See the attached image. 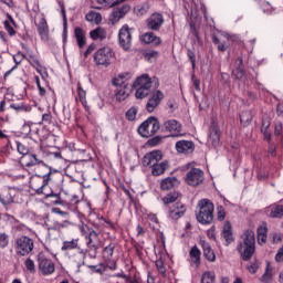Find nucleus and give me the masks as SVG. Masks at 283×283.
Listing matches in <instances>:
<instances>
[{
  "instance_id": "46",
  "label": "nucleus",
  "mask_w": 283,
  "mask_h": 283,
  "mask_svg": "<svg viewBox=\"0 0 283 283\" xmlns=\"http://www.w3.org/2000/svg\"><path fill=\"white\" fill-rule=\"evenodd\" d=\"M176 200H178V193H176V192L163 198L164 205H172V202H175Z\"/></svg>"
},
{
  "instance_id": "37",
  "label": "nucleus",
  "mask_w": 283,
  "mask_h": 283,
  "mask_svg": "<svg viewBox=\"0 0 283 283\" xmlns=\"http://www.w3.org/2000/svg\"><path fill=\"white\" fill-rule=\"evenodd\" d=\"M50 176H52V171H49L46 175L42 176L43 182L41 187L35 189L36 193L39 195L43 193V189H45V187H48V185H50V181L52 180Z\"/></svg>"
},
{
  "instance_id": "3",
  "label": "nucleus",
  "mask_w": 283,
  "mask_h": 283,
  "mask_svg": "<svg viewBox=\"0 0 283 283\" xmlns=\"http://www.w3.org/2000/svg\"><path fill=\"white\" fill-rule=\"evenodd\" d=\"M213 202L209 199H201L197 203L196 218L200 224H211L213 222Z\"/></svg>"
},
{
  "instance_id": "14",
  "label": "nucleus",
  "mask_w": 283,
  "mask_h": 283,
  "mask_svg": "<svg viewBox=\"0 0 283 283\" xmlns=\"http://www.w3.org/2000/svg\"><path fill=\"white\" fill-rule=\"evenodd\" d=\"M163 127L165 132L172 134L171 136H176L182 132V125L176 119H168L164 122Z\"/></svg>"
},
{
  "instance_id": "47",
  "label": "nucleus",
  "mask_w": 283,
  "mask_h": 283,
  "mask_svg": "<svg viewBox=\"0 0 283 283\" xmlns=\"http://www.w3.org/2000/svg\"><path fill=\"white\" fill-rule=\"evenodd\" d=\"M17 149L22 156H28V154H30V148L20 142L17 143Z\"/></svg>"
},
{
  "instance_id": "48",
  "label": "nucleus",
  "mask_w": 283,
  "mask_h": 283,
  "mask_svg": "<svg viewBox=\"0 0 283 283\" xmlns=\"http://www.w3.org/2000/svg\"><path fill=\"white\" fill-rule=\"evenodd\" d=\"M227 217V212H224V207L222 206H218L217 207V218L220 222H222V220H224V218Z\"/></svg>"
},
{
  "instance_id": "45",
  "label": "nucleus",
  "mask_w": 283,
  "mask_h": 283,
  "mask_svg": "<svg viewBox=\"0 0 283 283\" xmlns=\"http://www.w3.org/2000/svg\"><path fill=\"white\" fill-rule=\"evenodd\" d=\"M8 244H10V237L6 232L0 233V249H6Z\"/></svg>"
},
{
  "instance_id": "10",
  "label": "nucleus",
  "mask_w": 283,
  "mask_h": 283,
  "mask_svg": "<svg viewBox=\"0 0 283 283\" xmlns=\"http://www.w3.org/2000/svg\"><path fill=\"white\" fill-rule=\"evenodd\" d=\"M87 242L86 247L90 251H93L94 258H96V253L98 252V247L101 244V239H98V232L94 229L88 228V233H86Z\"/></svg>"
},
{
  "instance_id": "62",
  "label": "nucleus",
  "mask_w": 283,
  "mask_h": 283,
  "mask_svg": "<svg viewBox=\"0 0 283 283\" xmlns=\"http://www.w3.org/2000/svg\"><path fill=\"white\" fill-rule=\"evenodd\" d=\"M258 243L265 244L266 243V234H258Z\"/></svg>"
},
{
  "instance_id": "15",
  "label": "nucleus",
  "mask_w": 283,
  "mask_h": 283,
  "mask_svg": "<svg viewBox=\"0 0 283 283\" xmlns=\"http://www.w3.org/2000/svg\"><path fill=\"white\" fill-rule=\"evenodd\" d=\"M129 10H132V7L129 4H123L122 7L115 9L111 15H109V21L112 23H118V21H120V19H123V17H125V14H127V12H129Z\"/></svg>"
},
{
  "instance_id": "29",
  "label": "nucleus",
  "mask_w": 283,
  "mask_h": 283,
  "mask_svg": "<svg viewBox=\"0 0 283 283\" xmlns=\"http://www.w3.org/2000/svg\"><path fill=\"white\" fill-rule=\"evenodd\" d=\"M176 185H178V178L167 177L164 180H161L160 187L163 191H169L170 189H174Z\"/></svg>"
},
{
  "instance_id": "59",
  "label": "nucleus",
  "mask_w": 283,
  "mask_h": 283,
  "mask_svg": "<svg viewBox=\"0 0 283 283\" xmlns=\"http://www.w3.org/2000/svg\"><path fill=\"white\" fill-rule=\"evenodd\" d=\"M42 120L46 125H51L52 124V114H43L42 115Z\"/></svg>"
},
{
  "instance_id": "16",
  "label": "nucleus",
  "mask_w": 283,
  "mask_h": 283,
  "mask_svg": "<svg viewBox=\"0 0 283 283\" xmlns=\"http://www.w3.org/2000/svg\"><path fill=\"white\" fill-rule=\"evenodd\" d=\"M208 143H211L213 147H218L220 145V127L212 123L209 129Z\"/></svg>"
},
{
  "instance_id": "23",
  "label": "nucleus",
  "mask_w": 283,
  "mask_h": 283,
  "mask_svg": "<svg viewBox=\"0 0 283 283\" xmlns=\"http://www.w3.org/2000/svg\"><path fill=\"white\" fill-rule=\"evenodd\" d=\"M167 169H169V163L167 160H165L161 163L158 161L156 164V166L150 168V171L154 176H163V174H165V171H167Z\"/></svg>"
},
{
  "instance_id": "55",
  "label": "nucleus",
  "mask_w": 283,
  "mask_h": 283,
  "mask_svg": "<svg viewBox=\"0 0 283 283\" xmlns=\"http://www.w3.org/2000/svg\"><path fill=\"white\" fill-rule=\"evenodd\" d=\"M188 57L190 59L192 70H195L196 69V53H193V51H191V49H188Z\"/></svg>"
},
{
  "instance_id": "25",
  "label": "nucleus",
  "mask_w": 283,
  "mask_h": 283,
  "mask_svg": "<svg viewBox=\"0 0 283 283\" xmlns=\"http://www.w3.org/2000/svg\"><path fill=\"white\" fill-rule=\"evenodd\" d=\"M201 247L203 249L206 260H209V262H216V253L213 252V249H211V244L207 241H201Z\"/></svg>"
},
{
  "instance_id": "35",
  "label": "nucleus",
  "mask_w": 283,
  "mask_h": 283,
  "mask_svg": "<svg viewBox=\"0 0 283 283\" xmlns=\"http://www.w3.org/2000/svg\"><path fill=\"white\" fill-rule=\"evenodd\" d=\"M149 3L138 4L134 8V12L137 17H145L149 12Z\"/></svg>"
},
{
  "instance_id": "5",
  "label": "nucleus",
  "mask_w": 283,
  "mask_h": 283,
  "mask_svg": "<svg viewBox=\"0 0 283 283\" xmlns=\"http://www.w3.org/2000/svg\"><path fill=\"white\" fill-rule=\"evenodd\" d=\"M14 251L17 255L25 258L34 251V240L28 235H21L14 241Z\"/></svg>"
},
{
  "instance_id": "33",
  "label": "nucleus",
  "mask_w": 283,
  "mask_h": 283,
  "mask_svg": "<svg viewBox=\"0 0 283 283\" xmlns=\"http://www.w3.org/2000/svg\"><path fill=\"white\" fill-rule=\"evenodd\" d=\"M90 36L93 41H98V39L99 41H103V39H106L107 33L103 29L97 28L90 32Z\"/></svg>"
},
{
  "instance_id": "60",
  "label": "nucleus",
  "mask_w": 283,
  "mask_h": 283,
  "mask_svg": "<svg viewBox=\"0 0 283 283\" xmlns=\"http://www.w3.org/2000/svg\"><path fill=\"white\" fill-rule=\"evenodd\" d=\"M192 85L197 92H200V80L196 78V75H192Z\"/></svg>"
},
{
  "instance_id": "28",
  "label": "nucleus",
  "mask_w": 283,
  "mask_h": 283,
  "mask_svg": "<svg viewBox=\"0 0 283 283\" xmlns=\"http://www.w3.org/2000/svg\"><path fill=\"white\" fill-rule=\"evenodd\" d=\"M222 235L226 240V245L229 247L233 242V231L231 230V222L227 221L223 226Z\"/></svg>"
},
{
  "instance_id": "26",
  "label": "nucleus",
  "mask_w": 283,
  "mask_h": 283,
  "mask_svg": "<svg viewBox=\"0 0 283 283\" xmlns=\"http://www.w3.org/2000/svg\"><path fill=\"white\" fill-rule=\"evenodd\" d=\"M74 36L77 41V45L80 49L85 48V44L87 43V39L85 36V32L81 28H75L74 29Z\"/></svg>"
},
{
  "instance_id": "49",
  "label": "nucleus",
  "mask_w": 283,
  "mask_h": 283,
  "mask_svg": "<svg viewBox=\"0 0 283 283\" xmlns=\"http://www.w3.org/2000/svg\"><path fill=\"white\" fill-rule=\"evenodd\" d=\"M112 83L113 85H115V87H127V84H125V81L119 78L118 75L112 80Z\"/></svg>"
},
{
  "instance_id": "61",
  "label": "nucleus",
  "mask_w": 283,
  "mask_h": 283,
  "mask_svg": "<svg viewBox=\"0 0 283 283\" xmlns=\"http://www.w3.org/2000/svg\"><path fill=\"white\" fill-rule=\"evenodd\" d=\"M95 50H96V44L92 43L85 51L84 56L87 59V56H90V54H92V52H94Z\"/></svg>"
},
{
  "instance_id": "32",
  "label": "nucleus",
  "mask_w": 283,
  "mask_h": 283,
  "mask_svg": "<svg viewBox=\"0 0 283 283\" xmlns=\"http://www.w3.org/2000/svg\"><path fill=\"white\" fill-rule=\"evenodd\" d=\"M86 21H88L90 23H96L98 25V23H101V21H103V17L101 15V13L96 12V11H90L86 15H85Z\"/></svg>"
},
{
  "instance_id": "20",
  "label": "nucleus",
  "mask_w": 283,
  "mask_h": 283,
  "mask_svg": "<svg viewBox=\"0 0 283 283\" xmlns=\"http://www.w3.org/2000/svg\"><path fill=\"white\" fill-rule=\"evenodd\" d=\"M193 149L195 145L191 140H179L176 143L178 154H192Z\"/></svg>"
},
{
  "instance_id": "6",
  "label": "nucleus",
  "mask_w": 283,
  "mask_h": 283,
  "mask_svg": "<svg viewBox=\"0 0 283 283\" xmlns=\"http://www.w3.org/2000/svg\"><path fill=\"white\" fill-rule=\"evenodd\" d=\"M160 129V122L155 116L148 117L139 127L138 134L143 136V138H151L155 134H158Z\"/></svg>"
},
{
  "instance_id": "54",
  "label": "nucleus",
  "mask_w": 283,
  "mask_h": 283,
  "mask_svg": "<svg viewBox=\"0 0 283 283\" xmlns=\"http://www.w3.org/2000/svg\"><path fill=\"white\" fill-rule=\"evenodd\" d=\"M61 12L63 14V25H64V39L67 36V18H65V7H62Z\"/></svg>"
},
{
  "instance_id": "51",
  "label": "nucleus",
  "mask_w": 283,
  "mask_h": 283,
  "mask_svg": "<svg viewBox=\"0 0 283 283\" xmlns=\"http://www.w3.org/2000/svg\"><path fill=\"white\" fill-rule=\"evenodd\" d=\"M104 255H106L107 260H111V258L114 255V245L109 244L104 248Z\"/></svg>"
},
{
  "instance_id": "1",
  "label": "nucleus",
  "mask_w": 283,
  "mask_h": 283,
  "mask_svg": "<svg viewBox=\"0 0 283 283\" xmlns=\"http://www.w3.org/2000/svg\"><path fill=\"white\" fill-rule=\"evenodd\" d=\"M133 86L136 90V98H147V95L156 91L157 87H160V82L158 77H150L149 74H143L137 77Z\"/></svg>"
},
{
  "instance_id": "58",
  "label": "nucleus",
  "mask_w": 283,
  "mask_h": 283,
  "mask_svg": "<svg viewBox=\"0 0 283 283\" xmlns=\"http://www.w3.org/2000/svg\"><path fill=\"white\" fill-rule=\"evenodd\" d=\"M4 28H6L7 32H9L10 36H14L15 31H14V28H12V25H10V22L6 21Z\"/></svg>"
},
{
  "instance_id": "30",
  "label": "nucleus",
  "mask_w": 283,
  "mask_h": 283,
  "mask_svg": "<svg viewBox=\"0 0 283 283\" xmlns=\"http://www.w3.org/2000/svg\"><path fill=\"white\" fill-rule=\"evenodd\" d=\"M235 67L237 69L233 71L235 78L239 81H244V64L242 62V57L237 59Z\"/></svg>"
},
{
  "instance_id": "40",
  "label": "nucleus",
  "mask_w": 283,
  "mask_h": 283,
  "mask_svg": "<svg viewBox=\"0 0 283 283\" xmlns=\"http://www.w3.org/2000/svg\"><path fill=\"white\" fill-rule=\"evenodd\" d=\"M0 202L4 207H8V205H12V202H14V199L12 198V195L6 192L3 195H0Z\"/></svg>"
},
{
  "instance_id": "41",
  "label": "nucleus",
  "mask_w": 283,
  "mask_h": 283,
  "mask_svg": "<svg viewBox=\"0 0 283 283\" xmlns=\"http://www.w3.org/2000/svg\"><path fill=\"white\" fill-rule=\"evenodd\" d=\"M216 274L213 272H205L201 276V283H214Z\"/></svg>"
},
{
  "instance_id": "34",
  "label": "nucleus",
  "mask_w": 283,
  "mask_h": 283,
  "mask_svg": "<svg viewBox=\"0 0 283 283\" xmlns=\"http://www.w3.org/2000/svg\"><path fill=\"white\" fill-rule=\"evenodd\" d=\"M129 96V92L127 90V86H120L117 88L115 93L116 101H125Z\"/></svg>"
},
{
  "instance_id": "17",
  "label": "nucleus",
  "mask_w": 283,
  "mask_h": 283,
  "mask_svg": "<svg viewBox=\"0 0 283 283\" xmlns=\"http://www.w3.org/2000/svg\"><path fill=\"white\" fill-rule=\"evenodd\" d=\"M35 25L42 41H48V39H50V28L48 27V20H45V17L42 15L39 23H35Z\"/></svg>"
},
{
  "instance_id": "43",
  "label": "nucleus",
  "mask_w": 283,
  "mask_h": 283,
  "mask_svg": "<svg viewBox=\"0 0 283 283\" xmlns=\"http://www.w3.org/2000/svg\"><path fill=\"white\" fill-rule=\"evenodd\" d=\"M271 218H282L283 216V206H275L271 209Z\"/></svg>"
},
{
  "instance_id": "22",
  "label": "nucleus",
  "mask_w": 283,
  "mask_h": 283,
  "mask_svg": "<svg viewBox=\"0 0 283 283\" xmlns=\"http://www.w3.org/2000/svg\"><path fill=\"white\" fill-rule=\"evenodd\" d=\"M27 61L30 63V65H32V67H34V70H36V72H39V74H41L42 78H45V76H48L45 67L41 65V62H39L36 57L30 55L29 57H27Z\"/></svg>"
},
{
  "instance_id": "4",
  "label": "nucleus",
  "mask_w": 283,
  "mask_h": 283,
  "mask_svg": "<svg viewBox=\"0 0 283 283\" xmlns=\"http://www.w3.org/2000/svg\"><path fill=\"white\" fill-rule=\"evenodd\" d=\"M61 251H65L70 260L76 262V264L85 262L87 250L81 249V247L78 245V239L63 241Z\"/></svg>"
},
{
  "instance_id": "53",
  "label": "nucleus",
  "mask_w": 283,
  "mask_h": 283,
  "mask_svg": "<svg viewBox=\"0 0 283 283\" xmlns=\"http://www.w3.org/2000/svg\"><path fill=\"white\" fill-rule=\"evenodd\" d=\"M156 268L158 273H160L161 275H165V273H167V271L165 270V264L163 263L161 260L156 261Z\"/></svg>"
},
{
  "instance_id": "11",
  "label": "nucleus",
  "mask_w": 283,
  "mask_h": 283,
  "mask_svg": "<svg viewBox=\"0 0 283 283\" xmlns=\"http://www.w3.org/2000/svg\"><path fill=\"white\" fill-rule=\"evenodd\" d=\"M160 160H163V151L153 150L143 157L142 164L144 167H149V169H151L157 163H160Z\"/></svg>"
},
{
  "instance_id": "13",
  "label": "nucleus",
  "mask_w": 283,
  "mask_h": 283,
  "mask_svg": "<svg viewBox=\"0 0 283 283\" xmlns=\"http://www.w3.org/2000/svg\"><path fill=\"white\" fill-rule=\"evenodd\" d=\"M163 98H165V94H163L161 91H155L153 96L149 97V99L146 104L147 112H149V114H151V112H154V109H156V107H158V105H160V102L163 101Z\"/></svg>"
},
{
  "instance_id": "52",
  "label": "nucleus",
  "mask_w": 283,
  "mask_h": 283,
  "mask_svg": "<svg viewBox=\"0 0 283 283\" xmlns=\"http://www.w3.org/2000/svg\"><path fill=\"white\" fill-rule=\"evenodd\" d=\"M247 269H248L249 273L254 274V273H258V269H260V264L258 263V261H255V262L251 263L250 265H248Z\"/></svg>"
},
{
  "instance_id": "44",
  "label": "nucleus",
  "mask_w": 283,
  "mask_h": 283,
  "mask_svg": "<svg viewBox=\"0 0 283 283\" xmlns=\"http://www.w3.org/2000/svg\"><path fill=\"white\" fill-rule=\"evenodd\" d=\"M271 280H273V273L271 272V268L268 265L264 274L261 276V282L271 283Z\"/></svg>"
},
{
  "instance_id": "27",
  "label": "nucleus",
  "mask_w": 283,
  "mask_h": 283,
  "mask_svg": "<svg viewBox=\"0 0 283 283\" xmlns=\"http://www.w3.org/2000/svg\"><path fill=\"white\" fill-rule=\"evenodd\" d=\"M127 0H97V3L102 7H93L95 10H102V8H115V6H120Z\"/></svg>"
},
{
  "instance_id": "50",
  "label": "nucleus",
  "mask_w": 283,
  "mask_h": 283,
  "mask_svg": "<svg viewBox=\"0 0 283 283\" xmlns=\"http://www.w3.org/2000/svg\"><path fill=\"white\" fill-rule=\"evenodd\" d=\"M160 143H163V137L160 136H155L148 140L150 147H156V145H160Z\"/></svg>"
},
{
  "instance_id": "39",
  "label": "nucleus",
  "mask_w": 283,
  "mask_h": 283,
  "mask_svg": "<svg viewBox=\"0 0 283 283\" xmlns=\"http://www.w3.org/2000/svg\"><path fill=\"white\" fill-rule=\"evenodd\" d=\"M190 258L192 259L195 264H200V249H198V245L191 248Z\"/></svg>"
},
{
  "instance_id": "18",
  "label": "nucleus",
  "mask_w": 283,
  "mask_h": 283,
  "mask_svg": "<svg viewBox=\"0 0 283 283\" xmlns=\"http://www.w3.org/2000/svg\"><path fill=\"white\" fill-rule=\"evenodd\" d=\"M39 269L43 275H52L54 273V262L50 259L40 258Z\"/></svg>"
},
{
  "instance_id": "12",
  "label": "nucleus",
  "mask_w": 283,
  "mask_h": 283,
  "mask_svg": "<svg viewBox=\"0 0 283 283\" xmlns=\"http://www.w3.org/2000/svg\"><path fill=\"white\" fill-rule=\"evenodd\" d=\"M119 45L127 52L132 48V32L129 27H123L118 34Z\"/></svg>"
},
{
  "instance_id": "19",
  "label": "nucleus",
  "mask_w": 283,
  "mask_h": 283,
  "mask_svg": "<svg viewBox=\"0 0 283 283\" xmlns=\"http://www.w3.org/2000/svg\"><path fill=\"white\" fill-rule=\"evenodd\" d=\"M185 211H187L185 205L175 203L168 211V216L171 220H179V218H182L185 216Z\"/></svg>"
},
{
  "instance_id": "21",
  "label": "nucleus",
  "mask_w": 283,
  "mask_h": 283,
  "mask_svg": "<svg viewBox=\"0 0 283 283\" xmlns=\"http://www.w3.org/2000/svg\"><path fill=\"white\" fill-rule=\"evenodd\" d=\"M10 108L14 109V112H17L18 114H21L23 112H25V113L32 112V107H30V105L25 104L23 102V99L12 101L10 103Z\"/></svg>"
},
{
  "instance_id": "2",
  "label": "nucleus",
  "mask_w": 283,
  "mask_h": 283,
  "mask_svg": "<svg viewBox=\"0 0 283 283\" xmlns=\"http://www.w3.org/2000/svg\"><path fill=\"white\" fill-rule=\"evenodd\" d=\"M242 241L239 242L237 249L244 262H249L255 253V233L252 230H248L241 237Z\"/></svg>"
},
{
  "instance_id": "36",
  "label": "nucleus",
  "mask_w": 283,
  "mask_h": 283,
  "mask_svg": "<svg viewBox=\"0 0 283 283\" xmlns=\"http://www.w3.org/2000/svg\"><path fill=\"white\" fill-rule=\"evenodd\" d=\"M251 120H253V114L251 113V111H244L241 113L240 122L242 123V125L244 127H247V125H249V123H251Z\"/></svg>"
},
{
  "instance_id": "64",
  "label": "nucleus",
  "mask_w": 283,
  "mask_h": 283,
  "mask_svg": "<svg viewBox=\"0 0 283 283\" xmlns=\"http://www.w3.org/2000/svg\"><path fill=\"white\" fill-rule=\"evenodd\" d=\"M277 115L280 116L283 114V102H280L276 108Z\"/></svg>"
},
{
  "instance_id": "42",
  "label": "nucleus",
  "mask_w": 283,
  "mask_h": 283,
  "mask_svg": "<svg viewBox=\"0 0 283 283\" xmlns=\"http://www.w3.org/2000/svg\"><path fill=\"white\" fill-rule=\"evenodd\" d=\"M136 116H138V107L133 106L126 112V119L127 120H136Z\"/></svg>"
},
{
  "instance_id": "9",
  "label": "nucleus",
  "mask_w": 283,
  "mask_h": 283,
  "mask_svg": "<svg viewBox=\"0 0 283 283\" xmlns=\"http://www.w3.org/2000/svg\"><path fill=\"white\" fill-rule=\"evenodd\" d=\"M165 24V17L163 13L155 12L146 20V28L151 32H159L160 28Z\"/></svg>"
},
{
  "instance_id": "24",
  "label": "nucleus",
  "mask_w": 283,
  "mask_h": 283,
  "mask_svg": "<svg viewBox=\"0 0 283 283\" xmlns=\"http://www.w3.org/2000/svg\"><path fill=\"white\" fill-rule=\"evenodd\" d=\"M142 41L143 43H153V45H160L163 43L160 36H157L154 32H147L142 35Z\"/></svg>"
},
{
  "instance_id": "38",
  "label": "nucleus",
  "mask_w": 283,
  "mask_h": 283,
  "mask_svg": "<svg viewBox=\"0 0 283 283\" xmlns=\"http://www.w3.org/2000/svg\"><path fill=\"white\" fill-rule=\"evenodd\" d=\"M77 94L83 107H87V98H86L87 93L85 92V90H83V86H81V83H77Z\"/></svg>"
},
{
  "instance_id": "56",
  "label": "nucleus",
  "mask_w": 283,
  "mask_h": 283,
  "mask_svg": "<svg viewBox=\"0 0 283 283\" xmlns=\"http://www.w3.org/2000/svg\"><path fill=\"white\" fill-rule=\"evenodd\" d=\"M27 270L30 271L31 273L34 272V261H32V259H27L24 262Z\"/></svg>"
},
{
  "instance_id": "31",
  "label": "nucleus",
  "mask_w": 283,
  "mask_h": 283,
  "mask_svg": "<svg viewBox=\"0 0 283 283\" xmlns=\"http://www.w3.org/2000/svg\"><path fill=\"white\" fill-rule=\"evenodd\" d=\"M25 167H36V165H43L44 167H48L45 163L40 159L36 154H30L27 157Z\"/></svg>"
},
{
  "instance_id": "8",
  "label": "nucleus",
  "mask_w": 283,
  "mask_h": 283,
  "mask_svg": "<svg viewBox=\"0 0 283 283\" xmlns=\"http://www.w3.org/2000/svg\"><path fill=\"white\" fill-rule=\"evenodd\" d=\"M205 181V172L200 168H192L186 175V182L190 187H198Z\"/></svg>"
},
{
  "instance_id": "63",
  "label": "nucleus",
  "mask_w": 283,
  "mask_h": 283,
  "mask_svg": "<svg viewBox=\"0 0 283 283\" xmlns=\"http://www.w3.org/2000/svg\"><path fill=\"white\" fill-rule=\"evenodd\" d=\"M269 230L266 229V227H259L258 228V235H266V232Z\"/></svg>"
},
{
  "instance_id": "57",
  "label": "nucleus",
  "mask_w": 283,
  "mask_h": 283,
  "mask_svg": "<svg viewBox=\"0 0 283 283\" xmlns=\"http://www.w3.org/2000/svg\"><path fill=\"white\" fill-rule=\"evenodd\" d=\"M282 129H283L282 122H276L274 125L275 136H280L282 134Z\"/></svg>"
},
{
  "instance_id": "7",
  "label": "nucleus",
  "mask_w": 283,
  "mask_h": 283,
  "mask_svg": "<svg viewBox=\"0 0 283 283\" xmlns=\"http://www.w3.org/2000/svg\"><path fill=\"white\" fill-rule=\"evenodd\" d=\"M114 56H116L114 50L109 46H104L94 53L93 59L95 65H102L103 67H107L112 64V59H114Z\"/></svg>"
}]
</instances>
